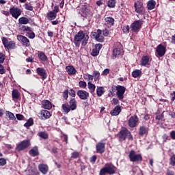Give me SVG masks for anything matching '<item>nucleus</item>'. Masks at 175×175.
Listing matches in <instances>:
<instances>
[{"mask_svg": "<svg viewBox=\"0 0 175 175\" xmlns=\"http://www.w3.org/2000/svg\"><path fill=\"white\" fill-rule=\"evenodd\" d=\"M6 165V160L5 158H0V166H5Z\"/></svg>", "mask_w": 175, "mask_h": 175, "instance_id": "nucleus-55", "label": "nucleus"}, {"mask_svg": "<svg viewBox=\"0 0 175 175\" xmlns=\"http://www.w3.org/2000/svg\"><path fill=\"white\" fill-rule=\"evenodd\" d=\"M22 29H23V31H27L29 32H31V27H28V26H23L22 27Z\"/></svg>", "mask_w": 175, "mask_h": 175, "instance_id": "nucleus-62", "label": "nucleus"}, {"mask_svg": "<svg viewBox=\"0 0 175 175\" xmlns=\"http://www.w3.org/2000/svg\"><path fill=\"white\" fill-rule=\"evenodd\" d=\"M96 40H97V42H99L100 43H102L104 42L105 38L103 36H96Z\"/></svg>", "mask_w": 175, "mask_h": 175, "instance_id": "nucleus-48", "label": "nucleus"}, {"mask_svg": "<svg viewBox=\"0 0 175 175\" xmlns=\"http://www.w3.org/2000/svg\"><path fill=\"white\" fill-rule=\"evenodd\" d=\"M24 7H25V9H26V10H30V11L33 10V7H32V5H29L27 3L24 5Z\"/></svg>", "mask_w": 175, "mask_h": 175, "instance_id": "nucleus-52", "label": "nucleus"}, {"mask_svg": "<svg viewBox=\"0 0 175 175\" xmlns=\"http://www.w3.org/2000/svg\"><path fill=\"white\" fill-rule=\"evenodd\" d=\"M117 1L116 0H108L107 2V5L108 8H116V4Z\"/></svg>", "mask_w": 175, "mask_h": 175, "instance_id": "nucleus-34", "label": "nucleus"}, {"mask_svg": "<svg viewBox=\"0 0 175 175\" xmlns=\"http://www.w3.org/2000/svg\"><path fill=\"white\" fill-rule=\"evenodd\" d=\"M102 47H103V45L102 44H96L95 45V49H97L98 52L100 51Z\"/></svg>", "mask_w": 175, "mask_h": 175, "instance_id": "nucleus-58", "label": "nucleus"}, {"mask_svg": "<svg viewBox=\"0 0 175 175\" xmlns=\"http://www.w3.org/2000/svg\"><path fill=\"white\" fill-rule=\"evenodd\" d=\"M88 88L90 90L91 94H92L93 92H95V89L96 88V86H95V85L92 83L88 82Z\"/></svg>", "mask_w": 175, "mask_h": 175, "instance_id": "nucleus-36", "label": "nucleus"}, {"mask_svg": "<svg viewBox=\"0 0 175 175\" xmlns=\"http://www.w3.org/2000/svg\"><path fill=\"white\" fill-rule=\"evenodd\" d=\"M165 53H166V49L162 44H159L157 46L156 49V54L159 55V57H163L165 55Z\"/></svg>", "mask_w": 175, "mask_h": 175, "instance_id": "nucleus-16", "label": "nucleus"}, {"mask_svg": "<svg viewBox=\"0 0 175 175\" xmlns=\"http://www.w3.org/2000/svg\"><path fill=\"white\" fill-rule=\"evenodd\" d=\"M133 77H139V76H142V71L140 70H135L132 72Z\"/></svg>", "mask_w": 175, "mask_h": 175, "instance_id": "nucleus-42", "label": "nucleus"}, {"mask_svg": "<svg viewBox=\"0 0 175 175\" xmlns=\"http://www.w3.org/2000/svg\"><path fill=\"white\" fill-rule=\"evenodd\" d=\"M38 169L43 174H47V172H49V167L47 165L41 164L38 166Z\"/></svg>", "mask_w": 175, "mask_h": 175, "instance_id": "nucleus-24", "label": "nucleus"}, {"mask_svg": "<svg viewBox=\"0 0 175 175\" xmlns=\"http://www.w3.org/2000/svg\"><path fill=\"white\" fill-rule=\"evenodd\" d=\"M12 99L14 100V102H16V100H18L20 99V92H18V90H14L12 93Z\"/></svg>", "mask_w": 175, "mask_h": 175, "instance_id": "nucleus-28", "label": "nucleus"}, {"mask_svg": "<svg viewBox=\"0 0 175 175\" xmlns=\"http://www.w3.org/2000/svg\"><path fill=\"white\" fill-rule=\"evenodd\" d=\"M18 22L20 24H23V25L29 24V18L27 17H21L18 19Z\"/></svg>", "mask_w": 175, "mask_h": 175, "instance_id": "nucleus-31", "label": "nucleus"}, {"mask_svg": "<svg viewBox=\"0 0 175 175\" xmlns=\"http://www.w3.org/2000/svg\"><path fill=\"white\" fill-rule=\"evenodd\" d=\"M170 96H172V98H171L172 102H174V100H175V91L173 93H171Z\"/></svg>", "mask_w": 175, "mask_h": 175, "instance_id": "nucleus-64", "label": "nucleus"}, {"mask_svg": "<svg viewBox=\"0 0 175 175\" xmlns=\"http://www.w3.org/2000/svg\"><path fill=\"white\" fill-rule=\"evenodd\" d=\"M36 72L38 76L42 77V80H46L47 79V72L44 68L39 67L36 69Z\"/></svg>", "mask_w": 175, "mask_h": 175, "instance_id": "nucleus-15", "label": "nucleus"}, {"mask_svg": "<svg viewBox=\"0 0 175 175\" xmlns=\"http://www.w3.org/2000/svg\"><path fill=\"white\" fill-rule=\"evenodd\" d=\"M79 157H80V153L79 152H73L72 153L71 158L76 159L79 158Z\"/></svg>", "mask_w": 175, "mask_h": 175, "instance_id": "nucleus-49", "label": "nucleus"}, {"mask_svg": "<svg viewBox=\"0 0 175 175\" xmlns=\"http://www.w3.org/2000/svg\"><path fill=\"white\" fill-rule=\"evenodd\" d=\"M27 33L29 39H33L35 38V33H33L32 30H31V31H29Z\"/></svg>", "mask_w": 175, "mask_h": 175, "instance_id": "nucleus-53", "label": "nucleus"}, {"mask_svg": "<svg viewBox=\"0 0 175 175\" xmlns=\"http://www.w3.org/2000/svg\"><path fill=\"white\" fill-rule=\"evenodd\" d=\"M40 116L42 120H47L49 117H51V113L46 109H42L40 111Z\"/></svg>", "mask_w": 175, "mask_h": 175, "instance_id": "nucleus-20", "label": "nucleus"}, {"mask_svg": "<svg viewBox=\"0 0 175 175\" xmlns=\"http://www.w3.org/2000/svg\"><path fill=\"white\" fill-rule=\"evenodd\" d=\"M91 55H92V57H97V55H99L98 51L96 48L93 49L91 53Z\"/></svg>", "mask_w": 175, "mask_h": 175, "instance_id": "nucleus-45", "label": "nucleus"}, {"mask_svg": "<svg viewBox=\"0 0 175 175\" xmlns=\"http://www.w3.org/2000/svg\"><path fill=\"white\" fill-rule=\"evenodd\" d=\"M103 35L104 36H109V30H107V29H105L103 30Z\"/></svg>", "mask_w": 175, "mask_h": 175, "instance_id": "nucleus-63", "label": "nucleus"}, {"mask_svg": "<svg viewBox=\"0 0 175 175\" xmlns=\"http://www.w3.org/2000/svg\"><path fill=\"white\" fill-rule=\"evenodd\" d=\"M69 97V92H68V90H66L63 93V98L65 99H68Z\"/></svg>", "mask_w": 175, "mask_h": 175, "instance_id": "nucleus-57", "label": "nucleus"}, {"mask_svg": "<svg viewBox=\"0 0 175 175\" xmlns=\"http://www.w3.org/2000/svg\"><path fill=\"white\" fill-rule=\"evenodd\" d=\"M130 162H135L136 163H142L143 157L140 154L136 153L135 150H131L129 153Z\"/></svg>", "mask_w": 175, "mask_h": 175, "instance_id": "nucleus-2", "label": "nucleus"}, {"mask_svg": "<svg viewBox=\"0 0 175 175\" xmlns=\"http://www.w3.org/2000/svg\"><path fill=\"white\" fill-rule=\"evenodd\" d=\"M66 70L67 73L68 75H70V76L75 75L77 72L76 68H75V67H73V66H67L66 67Z\"/></svg>", "mask_w": 175, "mask_h": 175, "instance_id": "nucleus-23", "label": "nucleus"}, {"mask_svg": "<svg viewBox=\"0 0 175 175\" xmlns=\"http://www.w3.org/2000/svg\"><path fill=\"white\" fill-rule=\"evenodd\" d=\"M77 12H79V14L81 16H91L92 14V12H91V10H90V8H88L86 5H81V7L77 8Z\"/></svg>", "mask_w": 175, "mask_h": 175, "instance_id": "nucleus-4", "label": "nucleus"}, {"mask_svg": "<svg viewBox=\"0 0 175 175\" xmlns=\"http://www.w3.org/2000/svg\"><path fill=\"white\" fill-rule=\"evenodd\" d=\"M77 95L80 99H82L83 100H86V99H88L90 96V93H88L85 90H78Z\"/></svg>", "mask_w": 175, "mask_h": 175, "instance_id": "nucleus-14", "label": "nucleus"}, {"mask_svg": "<svg viewBox=\"0 0 175 175\" xmlns=\"http://www.w3.org/2000/svg\"><path fill=\"white\" fill-rule=\"evenodd\" d=\"M109 73H110V70L109 68H106L103 71L101 75L103 76H107V75H109Z\"/></svg>", "mask_w": 175, "mask_h": 175, "instance_id": "nucleus-60", "label": "nucleus"}, {"mask_svg": "<svg viewBox=\"0 0 175 175\" xmlns=\"http://www.w3.org/2000/svg\"><path fill=\"white\" fill-rule=\"evenodd\" d=\"M16 117L19 121H23V120H24V116H23L22 114L17 113L16 115Z\"/></svg>", "mask_w": 175, "mask_h": 175, "instance_id": "nucleus-56", "label": "nucleus"}, {"mask_svg": "<svg viewBox=\"0 0 175 175\" xmlns=\"http://www.w3.org/2000/svg\"><path fill=\"white\" fill-rule=\"evenodd\" d=\"M128 125L130 128H136L139 125V118L136 115L130 117L128 120Z\"/></svg>", "mask_w": 175, "mask_h": 175, "instance_id": "nucleus-7", "label": "nucleus"}, {"mask_svg": "<svg viewBox=\"0 0 175 175\" xmlns=\"http://www.w3.org/2000/svg\"><path fill=\"white\" fill-rule=\"evenodd\" d=\"M105 168L108 174H115L116 172H117V167L111 163H106Z\"/></svg>", "mask_w": 175, "mask_h": 175, "instance_id": "nucleus-13", "label": "nucleus"}, {"mask_svg": "<svg viewBox=\"0 0 175 175\" xmlns=\"http://www.w3.org/2000/svg\"><path fill=\"white\" fill-rule=\"evenodd\" d=\"M29 146H31V141L29 139H25L16 144V150L18 152L24 151V150L28 148Z\"/></svg>", "mask_w": 175, "mask_h": 175, "instance_id": "nucleus-3", "label": "nucleus"}, {"mask_svg": "<svg viewBox=\"0 0 175 175\" xmlns=\"http://www.w3.org/2000/svg\"><path fill=\"white\" fill-rule=\"evenodd\" d=\"M96 94L98 96H102L105 94V88L103 87H97Z\"/></svg>", "mask_w": 175, "mask_h": 175, "instance_id": "nucleus-32", "label": "nucleus"}, {"mask_svg": "<svg viewBox=\"0 0 175 175\" xmlns=\"http://www.w3.org/2000/svg\"><path fill=\"white\" fill-rule=\"evenodd\" d=\"M29 154L31 157H38L39 155V152L38 151V148H33L29 150Z\"/></svg>", "mask_w": 175, "mask_h": 175, "instance_id": "nucleus-40", "label": "nucleus"}, {"mask_svg": "<svg viewBox=\"0 0 175 175\" xmlns=\"http://www.w3.org/2000/svg\"><path fill=\"white\" fill-rule=\"evenodd\" d=\"M105 21L107 25H114V18L111 16L105 18Z\"/></svg>", "mask_w": 175, "mask_h": 175, "instance_id": "nucleus-30", "label": "nucleus"}, {"mask_svg": "<svg viewBox=\"0 0 175 175\" xmlns=\"http://www.w3.org/2000/svg\"><path fill=\"white\" fill-rule=\"evenodd\" d=\"M120 55H124V51L120 48H115L113 50V58H118Z\"/></svg>", "mask_w": 175, "mask_h": 175, "instance_id": "nucleus-19", "label": "nucleus"}, {"mask_svg": "<svg viewBox=\"0 0 175 175\" xmlns=\"http://www.w3.org/2000/svg\"><path fill=\"white\" fill-rule=\"evenodd\" d=\"M121 113V106L117 105L115 108L111 111V116H118Z\"/></svg>", "mask_w": 175, "mask_h": 175, "instance_id": "nucleus-26", "label": "nucleus"}, {"mask_svg": "<svg viewBox=\"0 0 175 175\" xmlns=\"http://www.w3.org/2000/svg\"><path fill=\"white\" fill-rule=\"evenodd\" d=\"M134 8L135 9L136 13L139 14H143V12H144V7H143V3L140 1H137L134 3Z\"/></svg>", "mask_w": 175, "mask_h": 175, "instance_id": "nucleus-10", "label": "nucleus"}, {"mask_svg": "<svg viewBox=\"0 0 175 175\" xmlns=\"http://www.w3.org/2000/svg\"><path fill=\"white\" fill-rule=\"evenodd\" d=\"M105 146L106 143L103 142V141L98 142L96 146V152L98 154H103L105 151Z\"/></svg>", "mask_w": 175, "mask_h": 175, "instance_id": "nucleus-11", "label": "nucleus"}, {"mask_svg": "<svg viewBox=\"0 0 175 175\" xmlns=\"http://www.w3.org/2000/svg\"><path fill=\"white\" fill-rule=\"evenodd\" d=\"M10 13L12 16L14 17V18H16V20H17V18H18V17L21 16L22 11L21 9L17 7H13L10 8Z\"/></svg>", "mask_w": 175, "mask_h": 175, "instance_id": "nucleus-9", "label": "nucleus"}, {"mask_svg": "<svg viewBox=\"0 0 175 175\" xmlns=\"http://www.w3.org/2000/svg\"><path fill=\"white\" fill-rule=\"evenodd\" d=\"M5 114L7 116V117H8V118L10 120H11L12 121H15L16 120V116H14V114L9 111H7L5 112Z\"/></svg>", "mask_w": 175, "mask_h": 175, "instance_id": "nucleus-38", "label": "nucleus"}, {"mask_svg": "<svg viewBox=\"0 0 175 175\" xmlns=\"http://www.w3.org/2000/svg\"><path fill=\"white\" fill-rule=\"evenodd\" d=\"M17 39L19 42L22 43L23 46H25V47H29V46L31 45V44L29 43V40L23 35L18 36Z\"/></svg>", "mask_w": 175, "mask_h": 175, "instance_id": "nucleus-12", "label": "nucleus"}, {"mask_svg": "<svg viewBox=\"0 0 175 175\" xmlns=\"http://www.w3.org/2000/svg\"><path fill=\"white\" fill-rule=\"evenodd\" d=\"M79 85L80 88H85L87 87V83H85V81H80L79 82Z\"/></svg>", "mask_w": 175, "mask_h": 175, "instance_id": "nucleus-47", "label": "nucleus"}, {"mask_svg": "<svg viewBox=\"0 0 175 175\" xmlns=\"http://www.w3.org/2000/svg\"><path fill=\"white\" fill-rule=\"evenodd\" d=\"M5 58H6V56H5V55H3V53H0V64H3Z\"/></svg>", "mask_w": 175, "mask_h": 175, "instance_id": "nucleus-59", "label": "nucleus"}, {"mask_svg": "<svg viewBox=\"0 0 175 175\" xmlns=\"http://www.w3.org/2000/svg\"><path fill=\"white\" fill-rule=\"evenodd\" d=\"M150 57L148 56H144L142 58V65L143 66H147V65H150Z\"/></svg>", "mask_w": 175, "mask_h": 175, "instance_id": "nucleus-29", "label": "nucleus"}, {"mask_svg": "<svg viewBox=\"0 0 175 175\" xmlns=\"http://www.w3.org/2000/svg\"><path fill=\"white\" fill-rule=\"evenodd\" d=\"M42 109H46V110H50V109L53 107V105L51 104V102L47 100H44L42 101Z\"/></svg>", "mask_w": 175, "mask_h": 175, "instance_id": "nucleus-21", "label": "nucleus"}, {"mask_svg": "<svg viewBox=\"0 0 175 175\" xmlns=\"http://www.w3.org/2000/svg\"><path fill=\"white\" fill-rule=\"evenodd\" d=\"M116 95L118 98L119 100H122L124 99V94H125V91L126 90V88L124 86H121L120 85L116 86Z\"/></svg>", "mask_w": 175, "mask_h": 175, "instance_id": "nucleus-6", "label": "nucleus"}, {"mask_svg": "<svg viewBox=\"0 0 175 175\" xmlns=\"http://www.w3.org/2000/svg\"><path fill=\"white\" fill-rule=\"evenodd\" d=\"M2 42L4 47L8 49V50H12L16 47V43H14V41H9V40L5 37L2 38Z\"/></svg>", "mask_w": 175, "mask_h": 175, "instance_id": "nucleus-8", "label": "nucleus"}, {"mask_svg": "<svg viewBox=\"0 0 175 175\" xmlns=\"http://www.w3.org/2000/svg\"><path fill=\"white\" fill-rule=\"evenodd\" d=\"M116 88L111 87V90L109 91L108 96L113 98L115 95L114 92H116Z\"/></svg>", "mask_w": 175, "mask_h": 175, "instance_id": "nucleus-43", "label": "nucleus"}, {"mask_svg": "<svg viewBox=\"0 0 175 175\" xmlns=\"http://www.w3.org/2000/svg\"><path fill=\"white\" fill-rule=\"evenodd\" d=\"M93 77H94L95 81H96L97 80H100V73L99 72V71L94 70L93 72Z\"/></svg>", "mask_w": 175, "mask_h": 175, "instance_id": "nucleus-39", "label": "nucleus"}, {"mask_svg": "<svg viewBox=\"0 0 175 175\" xmlns=\"http://www.w3.org/2000/svg\"><path fill=\"white\" fill-rule=\"evenodd\" d=\"M128 133H129V130H122L119 133V140L120 142H124L126 139V136H128Z\"/></svg>", "mask_w": 175, "mask_h": 175, "instance_id": "nucleus-18", "label": "nucleus"}, {"mask_svg": "<svg viewBox=\"0 0 175 175\" xmlns=\"http://www.w3.org/2000/svg\"><path fill=\"white\" fill-rule=\"evenodd\" d=\"M89 39L88 34L81 30L75 36L74 43L76 47H80L81 42L82 46H86Z\"/></svg>", "mask_w": 175, "mask_h": 175, "instance_id": "nucleus-1", "label": "nucleus"}, {"mask_svg": "<svg viewBox=\"0 0 175 175\" xmlns=\"http://www.w3.org/2000/svg\"><path fill=\"white\" fill-rule=\"evenodd\" d=\"M148 131H150V128L146 126H140L138 135L139 136H144V135H148Z\"/></svg>", "mask_w": 175, "mask_h": 175, "instance_id": "nucleus-17", "label": "nucleus"}, {"mask_svg": "<svg viewBox=\"0 0 175 175\" xmlns=\"http://www.w3.org/2000/svg\"><path fill=\"white\" fill-rule=\"evenodd\" d=\"M143 22L141 20L135 21L131 25L132 32H139L142 29Z\"/></svg>", "mask_w": 175, "mask_h": 175, "instance_id": "nucleus-5", "label": "nucleus"}, {"mask_svg": "<svg viewBox=\"0 0 175 175\" xmlns=\"http://www.w3.org/2000/svg\"><path fill=\"white\" fill-rule=\"evenodd\" d=\"M33 125V119L32 118H30L26 123H25L24 126L27 128V129H29V126H32Z\"/></svg>", "mask_w": 175, "mask_h": 175, "instance_id": "nucleus-37", "label": "nucleus"}, {"mask_svg": "<svg viewBox=\"0 0 175 175\" xmlns=\"http://www.w3.org/2000/svg\"><path fill=\"white\" fill-rule=\"evenodd\" d=\"M46 18L49 20V21H53V20H55V18H57V14L53 11L47 12Z\"/></svg>", "mask_w": 175, "mask_h": 175, "instance_id": "nucleus-22", "label": "nucleus"}, {"mask_svg": "<svg viewBox=\"0 0 175 175\" xmlns=\"http://www.w3.org/2000/svg\"><path fill=\"white\" fill-rule=\"evenodd\" d=\"M129 25L123 27V32L124 33H129Z\"/></svg>", "mask_w": 175, "mask_h": 175, "instance_id": "nucleus-54", "label": "nucleus"}, {"mask_svg": "<svg viewBox=\"0 0 175 175\" xmlns=\"http://www.w3.org/2000/svg\"><path fill=\"white\" fill-rule=\"evenodd\" d=\"M69 106H70V109L71 110H76V109H77V101H76V99L75 98H72L70 100V103H69Z\"/></svg>", "mask_w": 175, "mask_h": 175, "instance_id": "nucleus-25", "label": "nucleus"}, {"mask_svg": "<svg viewBox=\"0 0 175 175\" xmlns=\"http://www.w3.org/2000/svg\"><path fill=\"white\" fill-rule=\"evenodd\" d=\"M155 5H157V2L154 0H150L148 1L147 9L148 10H152L155 9Z\"/></svg>", "mask_w": 175, "mask_h": 175, "instance_id": "nucleus-27", "label": "nucleus"}, {"mask_svg": "<svg viewBox=\"0 0 175 175\" xmlns=\"http://www.w3.org/2000/svg\"><path fill=\"white\" fill-rule=\"evenodd\" d=\"M5 72L6 70H5L2 64H0V75H5Z\"/></svg>", "mask_w": 175, "mask_h": 175, "instance_id": "nucleus-61", "label": "nucleus"}, {"mask_svg": "<svg viewBox=\"0 0 175 175\" xmlns=\"http://www.w3.org/2000/svg\"><path fill=\"white\" fill-rule=\"evenodd\" d=\"M62 110L63 111H64V113H66V114H68V113H69V111H70V107L69 106V104L68 103H65L62 105Z\"/></svg>", "mask_w": 175, "mask_h": 175, "instance_id": "nucleus-33", "label": "nucleus"}, {"mask_svg": "<svg viewBox=\"0 0 175 175\" xmlns=\"http://www.w3.org/2000/svg\"><path fill=\"white\" fill-rule=\"evenodd\" d=\"M106 173H107V170L106 168V167H103L100 170V175H105Z\"/></svg>", "mask_w": 175, "mask_h": 175, "instance_id": "nucleus-50", "label": "nucleus"}, {"mask_svg": "<svg viewBox=\"0 0 175 175\" xmlns=\"http://www.w3.org/2000/svg\"><path fill=\"white\" fill-rule=\"evenodd\" d=\"M96 159H97L96 155H93L92 157H90V162L94 164L95 163V162H96Z\"/></svg>", "mask_w": 175, "mask_h": 175, "instance_id": "nucleus-51", "label": "nucleus"}, {"mask_svg": "<svg viewBox=\"0 0 175 175\" xmlns=\"http://www.w3.org/2000/svg\"><path fill=\"white\" fill-rule=\"evenodd\" d=\"M170 164L175 166V154H173L170 159Z\"/></svg>", "mask_w": 175, "mask_h": 175, "instance_id": "nucleus-46", "label": "nucleus"}, {"mask_svg": "<svg viewBox=\"0 0 175 175\" xmlns=\"http://www.w3.org/2000/svg\"><path fill=\"white\" fill-rule=\"evenodd\" d=\"M38 136L44 140H47V139H49V134L45 131L39 132Z\"/></svg>", "mask_w": 175, "mask_h": 175, "instance_id": "nucleus-35", "label": "nucleus"}, {"mask_svg": "<svg viewBox=\"0 0 175 175\" xmlns=\"http://www.w3.org/2000/svg\"><path fill=\"white\" fill-rule=\"evenodd\" d=\"M163 113H157L156 120H158V121H163Z\"/></svg>", "mask_w": 175, "mask_h": 175, "instance_id": "nucleus-44", "label": "nucleus"}, {"mask_svg": "<svg viewBox=\"0 0 175 175\" xmlns=\"http://www.w3.org/2000/svg\"><path fill=\"white\" fill-rule=\"evenodd\" d=\"M38 58H40V59H41V61H43L44 62L47 61V56L43 52H40L38 54Z\"/></svg>", "mask_w": 175, "mask_h": 175, "instance_id": "nucleus-41", "label": "nucleus"}]
</instances>
